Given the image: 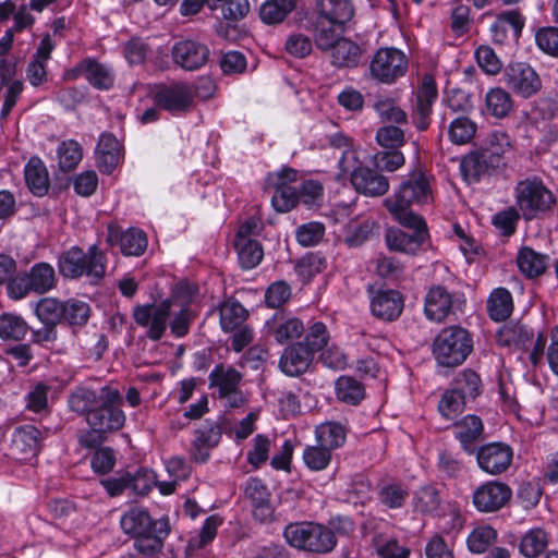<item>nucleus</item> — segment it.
<instances>
[{
  "label": "nucleus",
  "instance_id": "nucleus-1",
  "mask_svg": "<svg viewBox=\"0 0 558 558\" xmlns=\"http://www.w3.org/2000/svg\"><path fill=\"white\" fill-rule=\"evenodd\" d=\"M432 201L429 177L421 169L410 172L393 194L384 199V205L401 226L422 225V216L412 210L413 205Z\"/></svg>",
  "mask_w": 558,
  "mask_h": 558
},
{
  "label": "nucleus",
  "instance_id": "nucleus-2",
  "mask_svg": "<svg viewBox=\"0 0 558 558\" xmlns=\"http://www.w3.org/2000/svg\"><path fill=\"white\" fill-rule=\"evenodd\" d=\"M473 350L471 333L460 327L444 328L434 339L433 354L439 365L454 367L462 364Z\"/></svg>",
  "mask_w": 558,
  "mask_h": 558
},
{
  "label": "nucleus",
  "instance_id": "nucleus-3",
  "mask_svg": "<svg viewBox=\"0 0 558 558\" xmlns=\"http://www.w3.org/2000/svg\"><path fill=\"white\" fill-rule=\"evenodd\" d=\"M59 270L66 278L86 276L90 282L96 283L106 272L105 255L95 245L87 252L75 246L59 257Z\"/></svg>",
  "mask_w": 558,
  "mask_h": 558
},
{
  "label": "nucleus",
  "instance_id": "nucleus-4",
  "mask_svg": "<svg viewBox=\"0 0 558 558\" xmlns=\"http://www.w3.org/2000/svg\"><path fill=\"white\" fill-rule=\"evenodd\" d=\"M283 536L292 547L315 554L329 553L337 544L330 529L314 522L290 523L286 526Z\"/></svg>",
  "mask_w": 558,
  "mask_h": 558
},
{
  "label": "nucleus",
  "instance_id": "nucleus-5",
  "mask_svg": "<svg viewBox=\"0 0 558 558\" xmlns=\"http://www.w3.org/2000/svg\"><path fill=\"white\" fill-rule=\"evenodd\" d=\"M339 168L341 169L339 175L350 174L351 183L360 194L377 197L385 195L389 190V180L376 169L357 165L355 154L349 149L342 153Z\"/></svg>",
  "mask_w": 558,
  "mask_h": 558
},
{
  "label": "nucleus",
  "instance_id": "nucleus-6",
  "mask_svg": "<svg viewBox=\"0 0 558 558\" xmlns=\"http://www.w3.org/2000/svg\"><path fill=\"white\" fill-rule=\"evenodd\" d=\"M197 87L184 82L161 86L155 94L157 106L173 114L187 112L194 104L195 95L207 98L211 95L214 84L209 78H202Z\"/></svg>",
  "mask_w": 558,
  "mask_h": 558
},
{
  "label": "nucleus",
  "instance_id": "nucleus-7",
  "mask_svg": "<svg viewBox=\"0 0 558 558\" xmlns=\"http://www.w3.org/2000/svg\"><path fill=\"white\" fill-rule=\"evenodd\" d=\"M122 398L118 389L104 386L100 389V403L86 417L93 430L98 433H112L123 427L125 415L120 409Z\"/></svg>",
  "mask_w": 558,
  "mask_h": 558
},
{
  "label": "nucleus",
  "instance_id": "nucleus-8",
  "mask_svg": "<svg viewBox=\"0 0 558 558\" xmlns=\"http://www.w3.org/2000/svg\"><path fill=\"white\" fill-rule=\"evenodd\" d=\"M408 64V58L400 49L395 47L380 48L375 52L369 63V72L376 81L392 84L407 73Z\"/></svg>",
  "mask_w": 558,
  "mask_h": 558
},
{
  "label": "nucleus",
  "instance_id": "nucleus-9",
  "mask_svg": "<svg viewBox=\"0 0 558 558\" xmlns=\"http://www.w3.org/2000/svg\"><path fill=\"white\" fill-rule=\"evenodd\" d=\"M56 286V274L51 265L38 263L34 265L29 272L15 277L9 283V295L13 299H22L29 291L43 294L50 291Z\"/></svg>",
  "mask_w": 558,
  "mask_h": 558
},
{
  "label": "nucleus",
  "instance_id": "nucleus-10",
  "mask_svg": "<svg viewBox=\"0 0 558 558\" xmlns=\"http://www.w3.org/2000/svg\"><path fill=\"white\" fill-rule=\"evenodd\" d=\"M173 301L163 300L158 304L138 305L133 310L135 323L146 329V336L153 341H158L163 336L169 318L172 314Z\"/></svg>",
  "mask_w": 558,
  "mask_h": 558
},
{
  "label": "nucleus",
  "instance_id": "nucleus-11",
  "mask_svg": "<svg viewBox=\"0 0 558 558\" xmlns=\"http://www.w3.org/2000/svg\"><path fill=\"white\" fill-rule=\"evenodd\" d=\"M517 203L526 219H531L536 211H543L554 203L553 194L542 181L526 179L515 187Z\"/></svg>",
  "mask_w": 558,
  "mask_h": 558
},
{
  "label": "nucleus",
  "instance_id": "nucleus-12",
  "mask_svg": "<svg viewBox=\"0 0 558 558\" xmlns=\"http://www.w3.org/2000/svg\"><path fill=\"white\" fill-rule=\"evenodd\" d=\"M475 452L478 468L489 475L505 473L513 460V450L505 442L486 444Z\"/></svg>",
  "mask_w": 558,
  "mask_h": 558
},
{
  "label": "nucleus",
  "instance_id": "nucleus-13",
  "mask_svg": "<svg viewBox=\"0 0 558 558\" xmlns=\"http://www.w3.org/2000/svg\"><path fill=\"white\" fill-rule=\"evenodd\" d=\"M504 78L510 89L524 98L535 95L542 87L538 74L524 62L510 63L505 69Z\"/></svg>",
  "mask_w": 558,
  "mask_h": 558
},
{
  "label": "nucleus",
  "instance_id": "nucleus-14",
  "mask_svg": "<svg viewBox=\"0 0 558 558\" xmlns=\"http://www.w3.org/2000/svg\"><path fill=\"white\" fill-rule=\"evenodd\" d=\"M511 496L512 490L507 484L489 481L474 490L473 505L480 512H496L508 504Z\"/></svg>",
  "mask_w": 558,
  "mask_h": 558
},
{
  "label": "nucleus",
  "instance_id": "nucleus-15",
  "mask_svg": "<svg viewBox=\"0 0 558 558\" xmlns=\"http://www.w3.org/2000/svg\"><path fill=\"white\" fill-rule=\"evenodd\" d=\"M404 227L413 232L408 233L398 228L387 230L385 235L387 246L391 251L416 254L428 236L426 222L422 218V225Z\"/></svg>",
  "mask_w": 558,
  "mask_h": 558
},
{
  "label": "nucleus",
  "instance_id": "nucleus-16",
  "mask_svg": "<svg viewBox=\"0 0 558 558\" xmlns=\"http://www.w3.org/2000/svg\"><path fill=\"white\" fill-rule=\"evenodd\" d=\"M209 53L205 44L191 39L178 41L171 49L173 62L186 71H195L205 65Z\"/></svg>",
  "mask_w": 558,
  "mask_h": 558
},
{
  "label": "nucleus",
  "instance_id": "nucleus-17",
  "mask_svg": "<svg viewBox=\"0 0 558 558\" xmlns=\"http://www.w3.org/2000/svg\"><path fill=\"white\" fill-rule=\"evenodd\" d=\"M221 439V428L216 422L206 421L194 432V440L190 449V457L196 463H206L210 450L218 446Z\"/></svg>",
  "mask_w": 558,
  "mask_h": 558
},
{
  "label": "nucleus",
  "instance_id": "nucleus-18",
  "mask_svg": "<svg viewBox=\"0 0 558 558\" xmlns=\"http://www.w3.org/2000/svg\"><path fill=\"white\" fill-rule=\"evenodd\" d=\"M41 433L33 425L15 428L11 439L10 454L16 460H28L39 450Z\"/></svg>",
  "mask_w": 558,
  "mask_h": 558
},
{
  "label": "nucleus",
  "instance_id": "nucleus-19",
  "mask_svg": "<svg viewBox=\"0 0 558 558\" xmlns=\"http://www.w3.org/2000/svg\"><path fill=\"white\" fill-rule=\"evenodd\" d=\"M313 360L312 351L303 342H296L284 349L279 367L287 376L295 377L306 373Z\"/></svg>",
  "mask_w": 558,
  "mask_h": 558
},
{
  "label": "nucleus",
  "instance_id": "nucleus-20",
  "mask_svg": "<svg viewBox=\"0 0 558 558\" xmlns=\"http://www.w3.org/2000/svg\"><path fill=\"white\" fill-rule=\"evenodd\" d=\"M244 494L251 501L253 517L262 523L269 522L274 515V508L266 485L258 478H250Z\"/></svg>",
  "mask_w": 558,
  "mask_h": 558
},
{
  "label": "nucleus",
  "instance_id": "nucleus-21",
  "mask_svg": "<svg viewBox=\"0 0 558 558\" xmlns=\"http://www.w3.org/2000/svg\"><path fill=\"white\" fill-rule=\"evenodd\" d=\"M497 168H499L498 159L483 148L469 153L460 165L462 175L469 183L477 182L483 175Z\"/></svg>",
  "mask_w": 558,
  "mask_h": 558
},
{
  "label": "nucleus",
  "instance_id": "nucleus-22",
  "mask_svg": "<svg viewBox=\"0 0 558 558\" xmlns=\"http://www.w3.org/2000/svg\"><path fill=\"white\" fill-rule=\"evenodd\" d=\"M403 307V298L396 290H380L371 301L373 315L385 322L396 320L401 315Z\"/></svg>",
  "mask_w": 558,
  "mask_h": 558
},
{
  "label": "nucleus",
  "instance_id": "nucleus-23",
  "mask_svg": "<svg viewBox=\"0 0 558 558\" xmlns=\"http://www.w3.org/2000/svg\"><path fill=\"white\" fill-rule=\"evenodd\" d=\"M267 328L269 335L280 344L299 339L304 332V325L299 318L283 313H278L268 320Z\"/></svg>",
  "mask_w": 558,
  "mask_h": 558
},
{
  "label": "nucleus",
  "instance_id": "nucleus-24",
  "mask_svg": "<svg viewBox=\"0 0 558 558\" xmlns=\"http://www.w3.org/2000/svg\"><path fill=\"white\" fill-rule=\"evenodd\" d=\"M483 430V422L476 415H466L453 424L454 437L469 454L475 452V442L481 439Z\"/></svg>",
  "mask_w": 558,
  "mask_h": 558
},
{
  "label": "nucleus",
  "instance_id": "nucleus-25",
  "mask_svg": "<svg viewBox=\"0 0 558 558\" xmlns=\"http://www.w3.org/2000/svg\"><path fill=\"white\" fill-rule=\"evenodd\" d=\"M534 332L521 322L511 320L504 325L497 332V342L501 347H514L520 350L531 348Z\"/></svg>",
  "mask_w": 558,
  "mask_h": 558
},
{
  "label": "nucleus",
  "instance_id": "nucleus-26",
  "mask_svg": "<svg viewBox=\"0 0 558 558\" xmlns=\"http://www.w3.org/2000/svg\"><path fill=\"white\" fill-rule=\"evenodd\" d=\"M452 308V295L442 286H435L429 289L425 296V314L428 319L441 322Z\"/></svg>",
  "mask_w": 558,
  "mask_h": 558
},
{
  "label": "nucleus",
  "instance_id": "nucleus-27",
  "mask_svg": "<svg viewBox=\"0 0 558 558\" xmlns=\"http://www.w3.org/2000/svg\"><path fill=\"white\" fill-rule=\"evenodd\" d=\"M319 16L332 24L343 25L352 20L354 5L350 0H317Z\"/></svg>",
  "mask_w": 558,
  "mask_h": 558
},
{
  "label": "nucleus",
  "instance_id": "nucleus-28",
  "mask_svg": "<svg viewBox=\"0 0 558 558\" xmlns=\"http://www.w3.org/2000/svg\"><path fill=\"white\" fill-rule=\"evenodd\" d=\"M524 21L517 11H508L500 14L490 25L492 39L496 44H504L510 32L513 38H518L523 28Z\"/></svg>",
  "mask_w": 558,
  "mask_h": 558
},
{
  "label": "nucleus",
  "instance_id": "nucleus-29",
  "mask_svg": "<svg viewBox=\"0 0 558 558\" xmlns=\"http://www.w3.org/2000/svg\"><path fill=\"white\" fill-rule=\"evenodd\" d=\"M96 151L100 171L106 174H110L119 163V141L112 134L104 133L100 135Z\"/></svg>",
  "mask_w": 558,
  "mask_h": 558
},
{
  "label": "nucleus",
  "instance_id": "nucleus-30",
  "mask_svg": "<svg viewBox=\"0 0 558 558\" xmlns=\"http://www.w3.org/2000/svg\"><path fill=\"white\" fill-rule=\"evenodd\" d=\"M24 174L26 184L34 195L44 196L48 193V171L39 158L33 157L28 160L24 169Z\"/></svg>",
  "mask_w": 558,
  "mask_h": 558
},
{
  "label": "nucleus",
  "instance_id": "nucleus-31",
  "mask_svg": "<svg viewBox=\"0 0 558 558\" xmlns=\"http://www.w3.org/2000/svg\"><path fill=\"white\" fill-rule=\"evenodd\" d=\"M548 544V533L542 527H533L521 536L518 549L525 558H537L546 551Z\"/></svg>",
  "mask_w": 558,
  "mask_h": 558
},
{
  "label": "nucleus",
  "instance_id": "nucleus-32",
  "mask_svg": "<svg viewBox=\"0 0 558 558\" xmlns=\"http://www.w3.org/2000/svg\"><path fill=\"white\" fill-rule=\"evenodd\" d=\"M330 52L331 63L338 68H355L362 58L361 47L344 37L338 41Z\"/></svg>",
  "mask_w": 558,
  "mask_h": 558
},
{
  "label": "nucleus",
  "instance_id": "nucleus-33",
  "mask_svg": "<svg viewBox=\"0 0 558 558\" xmlns=\"http://www.w3.org/2000/svg\"><path fill=\"white\" fill-rule=\"evenodd\" d=\"M513 311V300L509 290L496 288L487 299V312L495 322L506 320Z\"/></svg>",
  "mask_w": 558,
  "mask_h": 558
},
{
  "label": "nucleus",
  "instance_id": "nucleus-34",
  "mask_svg": "<svg viewBox=\"0 0 558 558\" xmlns=\"http://www.w3.org/2000/svg\"><path fill=\"white\" fill-rule=\"evenodd\" d=\"M317 444L328 450L340 448L347 439V427L338 422H324L315 429Z\"/></svg>",
  "mask_w": 558,
  "mask_h": 558
},
{
  "label": "nucleus",
  "instance_id": "nucleus-35",
  "mask_svg": "<svg viewBox=\"0 0 558 558\" xmlns=\"http://www.w3.org/2000/svg\"><path fill=\"white\" fill-rule=\"evenodd\" d=\"M81 70L84 71L85 78L98 89H109L113 86V71L95 60L87 59L81 62Z\"/></svg>",
  "mask_w": 558,
  "mask_h": 558
},
{
  "label": "nucleus",
  "instance_id": "nucleus-36",
  "mask_svg": "<svg viewBox=\"0 0 558 558\" xmlns=\"http://www.w3.org/2000/svg\"><path fill=\"white\" fill-rule=\"evenodd\" d=\"M440 490L435 485H424L413 494L412 505L415 512L433 514L441 505Z\"/></svg>",
  "mask_w": 558,
  "mask_h": 558
},
{
  "label": "nucleus",
  "instance_id": "nucleus-37",
  "mask_svg": "<svg viewBox=\"0 0 558 558\" xmlns=\"http://www.w3.org/2000/svg\"><path fill=\"white\" fill-rule=\"evenodd\" d=\"M298 0H266L259 8L260 20L268 25L282 23L295 9Z\"/></svg>",
  "mask_w": 558,
  "mask_h": 558
},
{
  "label": "nucleus",
  "instance_id": "nucleus-38",
  "mask_svg": "<svg viewBox=\"0 0 558 558\" xmlns=\"http://www.w3.org/2000/svg\"><path fill=\"white\" fill-rule=\"evenodd\" d=\"M517 263L526 277L535 278L545 272L548 266V256L530 247H523L518 254Z\"/></svg>",
  "mask_w": 558,
  "mask_h": 558
},
{
  "label": "nucleus",
  "instance_id": "nucleus-39",
  "mask_svg": "<svg viewBox=\"0 0 558 558\" xmlns=\"http://www.w3.org/2000/svg\"><path fill=\"white\" fill-rule=\"evenodd\" d=\"M235 248L240 265L244 269L256 267L263 259L264 251L262 244L254 239H235Z\"/></svg>",
  "mask_w": 558,
  "mask_h": 558
},
{
  "label": "nucleus",
  "instance_id": "nucleus-40",
  "mask_svg": "<svg viewBox=\"0 0 558 558\" xmlns=\"http://www.w3.org/2000/svg\"><path fill=\"white\" fill-rule=\"evenodd\" d=\"M451 389L458 395H462L468 402L474 400L481 393L482 381L474 371L464 369L456 376Z\"/></svg>",
  "mask_w": 558,
  "mask_h": 558
},
{
  "label": "nucleus",
  "instance_id": "nucleus-41",
  "mask_svg": "<svg viewBox=\"0 0 558 558\" xmlns=\"http://www.w3.org/2000/svg\"><path fill=\"white\" fill-rule=\"evenodd\" d=\"M150 517L142 509H131L124 513L120 520L121 529L124 533L138 537L141 535H147L149 532Z\"/></svg>",
  "mask_w": 558,
  "mask_h": 558
},
{
  "label": "nucleus",
  "instance_id": "nucleus-42",
  "mask_svg": "<svg viewBox=\"0 0 558 558\" xmlns=\"http://www.w3.org/2000/svg\"><path fill=\"white\" fill-rule=\"evenodd\" d=\"M485 105L487 112L499 119L507 117L513 108L510 94L500 87H495L487 92Z\"/></svg>",
  "mask_w": 558,
  "mask_h": 558
},
{
  "label": "nucleus",
  "instance_id": "nucleus-43",
  "mask_svg": "<svg viewBox=\"0 0 558 558\" xmlns=\"http://www.w3.org/2000/svg\"><path fill=\"white\" fill-rule=\"evenodd\" d=\"M246 316L247 311L235 300H228L220 306V325L226 332L240 328Z\"/></svg>",
  "mask_w": 558,
  "mask_h": 558
},
{
  "label": "nucleus",
  "instance_id": "nucleus-44",
  "mask_svg": "<svg viewBox=\"0 0 558 558\" xmlns=\"http://www.w3.org/2000/svg\"><path fill=\"white\" fill-rule=\"evenodd\" d=\"M336 395L340 401L356 405L364 399V386L353 377L341 376L336 381Z\"/></svg>",
  "mask_w": 558,
  "mask_h": 558
},
{
  "label": "nucleus",
  "instance_id": "nucleus-45",
  "mask_svg": "<svg viewBox=\"0 0 558 558\" xmlns=\"http://www.w3.org/2000/svg\"><path fill=\"white\" fill-rule=\"evenodd\" d=\"M100 403V392L96 393L95 391L85 388L78 387L76 388L70 396L69 405L72 411L85 414L86 417L96 409V407Z\"/></svg>",
  "mask_w": 558,
  "mask_h": 558
},
{
  "label": "nucleus",
  "instance_id": "nucleus-46",
  "mask_svg": "<svg viewBox=\"0 0 558 558\" xmlns=\"http://www.w3.org/2000/svg\"><path fill=\"white\" fill-rule=\"evenodd\" d=\"M209 379L211 386H217L219 393L231 392L238 389V386L242 379V375L233 367H225L223 365H217L210 373Z\"/></svg>",
  "mask_w": 558,
  "mask_h": 558
},
{
  "label": "nucleus",
  "instance_id": "nucleus-47",
  "mask_svg": "<svg viewBox=\"0 0 558 558\" xmlns=\"http://www.w3.org/2000/svg\"><path fill=\"white\" fill-rule=\"evenodd\" d=\"M28 326L19 315L4 313L0 315V338L3 340H21L27 333Z\"/></svg>",
  "mask_w": 558,
  "mask_h": 558
},
{
  "label": "nucleus",
  "instance_id": "nucleus-48",
  "mask_svg": "<svg viewBox=\"0 0 558 558\" xmlns=\"http://www.w3.org/2000/svg\"><path fill=\"white\" fill-rule=\"evenodd\" d=\"M57 154L60 170L68 172L80 163L83 157V149L76 141L68 140L59 145Z\"/></svg>",
  "mask_w": 558,
  "mask_h": 558
},
{
  "label": "nucleus",
  "instance_id": "nucleus-49",
  "mask_svg": "<svg viewBox=\"0 0 558 558\" xmlns=\"http://www.w3.org/2000/svg\"><path fill=\"white\" fill-rule=\"evenodd\" d=\"M476 129L475 122L468 117H458L449 124V140L457 145L466 144L474 137Z\"/></svg>",
  "mask_w": 558,
  "mask_h": 558
},
{
  "label": "nucleus",
  "instance_id": "nucleus-50",
  "mask_svg": "<svg viewBox=\"0 0 558 558\" xmlns=\"http://www.w3.org/2000/svg\"><path fill=\"white\" fill-rule=\"evenodd\" d=\"M35 314L43 324L57 326L64 315L63 302L53 298H44L36 304Z\"/></svg>",
  "mask_w": 558,
  "mask_h": 558
},
{
  "label": "nucleus",
  "instance_id": "nucleus-51",
  "mask_svg": "<svg viewBox=\"0 0 558 558\" xmlns=\"http://www.w3.org/2000/svg\"><path fill=\"white\" fill-rule=\"evenodd\" d=\"M496 538L497 532L492 526H477L468 536V548L474 554H483L494 544Z\"/></svg>",
  "mask_w": 558,
  "mask_h": 558
},
{
  "label": "nucleus",
  "instance_id": "nucleus-52",
  "mask_svg": "<svg viewBox=\"0 0 558 558\" xmlns=\"http://www.w3.org/2000/svg\"><path fill=\"white\" fill-rule=\"evenodd\" d=\"M147 247V239L143 231L129 229L120 235V248L126 256H140Z\"/></svg>",
  "mask_w": 558,
  "mask_h": 558
},
{
  "label": "nucleus",
  "instance_id": "nucleus-53",
  "mask_svg": "<svg viewBox=\"0 0 558 558\" xmlns=\"http://www.w3.org/2000/svg\"><path fill=\"white\" fill-rule=\"evenodd\" d=\"M373 108L384 121L397 124H405L408 122L407 113L391 98H377Z\"/></svg>",
  "mask_w": 558,
  "mask_h": 558
},
{
  "label": "nucleus",
  "instance_id": "nucleus-54",
  "mask_svg": "<svg viewBox=\"0 0 558 558\" xmlns=\"http://www.w3.org/2000/svg\"><path fill=\"white\" fill-rule=\"evenodd\" d=\"M466 401L462 395L453 391L451 388L446 390L439 400L438 411L440 415L449 421L456 420L462 413Z\"/></svg>",
  "mask_w": 558,
  "mask_h": 558
},
{
  "label": "nucleus",
  "instance_id": "nucleus-55",
  "mask_svg": "<svg viewBox=\"0 0 558 558\" xmlns=\"http://www.w3.org/2000/svg\"><path fill=\"white\" fill-rule=\"evenodd\" d=\"M62 320L71 326H83L87 323L90 315V307L86 302L71 299L63 302Z\"/></svg>",
  "mask_w": 558,
  "mask_h": 558
},
{
  "label": "nucleus",
  "instance_id": "nucleus-56",
  "mask_svg": "<svg viewBox=\"0 0 558 558\" xmlns=\"http://www.w3.org/2000/svg\"><path fill=\"white\" fill-rule=\"evenodd\" d=\"M298 190L288 184H277L276 191L271 197L274 208L279 213H288L299 202Z\"/></svg>",
  "mask_w": 558,
  "mask_h": 558
},
{
  "label": "nucleus",
  "instance_id": "nucleus-57",
  "mask_svg": "<svg viewBox=\"0 0 558 558\" xmlns=\"http://www.w3.org/2000/svg\"><path fill=\"white\" fill-rule=\"evenodd\" d=\"M303 461L312 471L325 470L331 461V451L324 446H308L304 449Z\"/></svg>",
  "mask_w": 558,
  "mask_h": 558
},
{
  "label": "nucleus",
  "instance_id": "nucleus-58",
  "mask_svg": "<svg viewBox=\"0 0 558 558\" xmlns=\"http://www.w3.org/2000/svg\"><path fill=\"white\" fill-rule=\"evenodd\" d=\"M378 497L380 502L390 508H401L408 497V490L399 484L388 483L380 487Z\"/></svg>",
  "mask_w": 558,
  "mask_h": 558
},
{
  "label": "nucleus",
  "instance_id": "nucleus-59",
  "mask_svg": "<svg viewBox=\"0 0 558 558\" xmlns=\"http://www.w3.org/2000/svg\"><path fill=\"white\" fill-rule=\"evenodd\" d=\"M284 50L294 58H305L313 50L312 38L302 33H292L286 39Z\"/></svg>",
  "mask_w": 558,
  "mask_h": 558
},
{
  "label": "nucleus",
  "instance_id": "nucleus-60",
  "mask_svg": "<svg viewBox=\"0 0 558 558\" xmlns=\"http://www.w3.org/2000/svg\"><path fill=\"white\" fill-rule=\"evenodd\" d=\"M325 234V226L320 222L312 221L300 226L296 229L295 236L298 242L310 247L318 244Z\"/></svg>",
  "mask_w": 558,
  "mask_h": 558
},
{
  "label": "nucleus",
  "instance_id": "nucleus-61",
  "mask_svg": "<svg viewBox=\"0 0 558 558\" xmlns=\"http://www.w3.org/2000/svg\"><path fill=\"white\" fill-rule=\"evenodd\" d=\"M376 142L388 149H399L404 143V132L399 126L385 125L377 130Z\"/></svg>",
  "mask_w": 558,
  "mask_h": 558
},
{
  "label": "nucleus",
  "instance_id": "nucleus-62",
  "mask_svg": "<svg viewBox=\"0 0 558 558\" xmlns=\"http://www.w3.org/2000/svg\"><path fill=\"white\" fill-rule=\"evenodd\" d=\"M374 162L377 169L395 172L405 162L403 154L399 149L377 151L374 155Z\"/></svg>",
  "mask_w": 558,
  "mask_h": 558
},
{
  "label": "nucleus",
  "instance_id": "nucleus-63",
  "mask_svg": "<svg viewBox=\"0 0 558 558\" xmlns=\"http://www.w3.org/2000/svg\"><path fill=\"white\" fill-rule=\"evenodd\" d=\"M329 333L326 325L317 322L310 327L305 339L302 342L315 355L316 352L323 350L327 345Z\"/></svg>",
  "mask_w": 558,
  "mask_h": 558
},
{
  "label": "nucleus",
  "instance_id": "nucleus-64",
  "mask_svg": "<svg viewBox=\"0 0 558 558\" xmlns=\"http://www.w3.org/2000/svg\"><path fill=\"white\" fill-rule=\"evenodd\" d=\"M156 483V474L148 469H138L131 473L130 490L134 495H147Z\"/></svg>",
  "mask_w": 558,
  "mask_h": 558
}]
</instances>
